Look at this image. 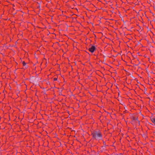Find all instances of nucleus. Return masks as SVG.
<instances>
[{"label":"nucleus","instance_id":"obj_1","mask_svg":"<svg viewBox=\"0 0 155 155\" xmlns=\"http://www.w3.org/2000/svg\"><path fill=\"white\" fill-rule=\"evenodd\" d=\"M93 137L97 140L101 139L102 136L99 131H95L92 134Z\"/></svg>","mask_w":155,"mask_h":155},{"label":"nucleus","instance_id":"obj_2","mask_svg":"<svg viewBox=\"0 0 155 155\" xmlns=\"http://www.w3.org/2000/svg\"><path fill=\"white\" fill-rule=\"evenodd\" d=\"M95 50V48L94 46H92L91 48H89V51L91 53L93 52Z\"/></svg>","mask_w":155,"mask_h":155},{"label":"nucleus","instance_id":"obj_3","mask_svg":"<svg viewBox=\"0 0 155 155\" xmlns=\"http://www.w3.org/2000/svg\"><path fill=\"white\" fill-rule=\"evenodd\" d=\"M151 120L153 123L155 125V117H153L151 118Z\"/></svg>","mask_w":155,"mask_h":155},{"label":"nucleus","instance_id":"obj_4","mask_svg":"<svg viewBox=\"0 0 155 155\" xmlns=\"http://www.w3.org/2000/svg\"><path fill=\"white\" fill-rule=\"evenodd\" d=\"M22 64L24 66L26 65V63L24 61L22 62Z\"/></svg>","mask_w":155,"mask_h":155},{"label":"nucleus","instance_id":"obj_5","mask_svg":"<svg viewBox=\"0 0 155 155\" xmlns=\"http://www.w3.org/2000/svg\"><path fill=\"white\" fill-rule=\"evenodd\" d=\"M57 79L56 78H54V81H57Z\"/></svg>","mask_w":155,"mask_h":155}]
</instances>
